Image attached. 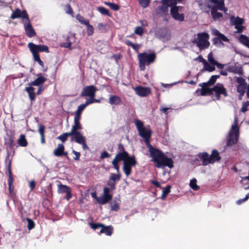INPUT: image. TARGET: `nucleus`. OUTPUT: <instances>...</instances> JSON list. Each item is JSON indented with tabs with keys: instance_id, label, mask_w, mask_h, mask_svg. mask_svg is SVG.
I'll return each instance as SVG.
<instances>
[{
	"instance_id": "f257e3e1",
	"label": "nucleus",
	"mask_w": 249,
	"mask_h": 249,
	"mask_svg": "<svg viewBox=\"0 0 249 249\" xmlns=\"http://www.w3.org/2000/svg\"><path fill=\"white\" fill-rule=\"evenodd\" d=\"M149 153V157L151 161L155 162L158 168H163L167 166L170 168L173 167V162L171 158L167 157L160 150L154 147L150 143L146 145Z\"/></svg>"
},
{
	"instance_id": "f03ea898",
	"label": "nucleus",
	"mask_w": 249,
	"mask_h": 249,
	"mask_svg": "<svg viewBox=\"0 0 249 249\" xmlns=\"http://www.w3.org/2000/svg\"><path fill=\"white\" fill-rule=\"evenodd\" d=\"M82 129V125L80 122H74V124L72 126L70 132L73 135L71 137V141H75L78 144L82 145L84 150L89 149V147L86 144V139L79 131Z\"/></svg>"
},
{
	"instance_id": "7ed1b4c3",
	"label": "nucleus",
	"mask_w": 249,
	"mask_h": 249,
	"mask_svg": "<svg viewBox=\"0 0 249 249\" xmlns=\"http://www.w3.org/2000/svg\"><path fill=\"white\" fill-rule=\"evenodd\" d=\"M209 35L206 32L199 33L196 35L191 42L195 44L200 51L209 48L210 43L209 41Z\"/></svg>"
},
{
	"instance_id": "20e7f679",
	"label": "nucleus",
	"mask_w": 249,
	"mask_h": 249,
	"mask_svg": "<svg viewBox=\"0 0 249 249\" xmlns=\"http://www.w3.org/2000/svg\"><path fill=\"white\" fill-rule=\"evenodd\" d=\"M239 136V128L238 125V118L234 117L233 124L231 125V129L228 135L227 146H231L238 142Z\"/></svg>"
},
{
	"instance_id": "39448f33",
	"label": "nucleus",
	"mask_w": 249,
	"mask_h": 249,
	"mask_svg": "<svg viewBox=\"0 0 249 249\" xmlns=\"http://www.w3.org/2000/svg\"><path fill=\"white\" fill-rule=\"evenodd\" d=\"M134 123L139 135L144 139L146 145L150 144L149 139L151 138L152 131L149 127H144L142 122L138 119L135 120Z\"/></svg>"
},
{
	"instance_id": "423d86ee",
	"label": "nucleus",
	"mask_w": 249,
	"mask_h": 249,
	"mask_svg": "<svg viewBox=\"0 0 249 249\" xmlns=\"http://www.w3.org/2000/svg\"><path fill=\"white\" fill-rule=\"evenodd\" d=\"M156 55L155 53H140L138 55L140 70L143 71L145 69L146 65H149L153 63L156 59Z\"/></svg>"
},
{
	"instance_id": "0eeeda50",
	"label": "nucleus",
	"mask_w": 249,
	"mask_h": 249,
	"mask_svg": "<svg viewBox=\"0 0 249 249\" xmlns=\"http://www.w3.org/2000/svg\"><path fill=\"white\" fill-rule=\"evenodd\" d=\"M200 157L202 160V164L203 165H207L209 163H213L220 159L219 153L216 150L213 151L211 155H208L207 153H204L201 154Z\"/></svg>"
},
{
	"instance_id": "6e6552de",
	"label": "nucleus",
	"mask_w": 249,
	"mask_h": 249,
	"mask_svg": "<svg viewBox=\"0 0 249 249\" xmlns=\"http://www.w3.org/2000/svg\"><path fill=\"white\" fill-rule=\"evenodd\" d=\"M136 164L137 161L134 156H131L127 160H124L123 164V170L127 177L131 174L132 167L135 166Z\"/></svg>"
},
{
	"instance_id": "1a4fd4ad",
	"label": "nucleus",
	"mask_w": 249,
	"mask_h": 249,
	"mask_svg": "<svg viewBox=\"0 0 249 249\" xmlns=\"http://www.w3.org/2000/svg\"><path fill=\"white\" fill-rule=\"evenodd\" d=\"M231 24L234 25L237 31H235V33H241L243 32L244 27L242 25L244 20L243 18L238 17H235L234 16H231L230 18Z\"/></svg>"
},
{
	"instance_id": "9d476101",
	"label": "nucleus",
	"mask_w": 249,
	"mask_h": 249,
	"mask_svg": "<svg viewBox=\"0 0 249 249\" xmlns=\"http://www.w3.org/2000/svg\"><path fill=\"white\" fill-rule=\"evenodd\" d=\"M155 36L163 42H166L170 39L171 34L166 29L162 28L156 31Z\"/></svg>"
},
{
	"instance_id": "9b49d317",
	"label": "nucleus",
	"mask_w": 249,
	"mask_h": 249,
	"mask_svg": "<svg viewBox=\"0 0 249 249\" xmlns=\"http://www.w3.org/2000/svg\"><path fill=\"white\" fill-rule=\"evenodd\" d=\"M213 94H215L216 100L220 99V95H223L224 97L227 96V90L221 84L218 83L212 88Z\"/></svg>"
},
{
	"instance_id": "f8f14e48",
	"label": "nucleus",
	"mask_w": 249,
	"mask_h": 249,
	"mask_svg": "<svg viewBox=\"0 0 249 249\" xmlns=\"http://www.w3.org/2000/svg\"><path fill=\"white\" fill-rule=\"evenodd\" d=\"M97 88L93 85L85 87L81 92V96L83 97H94Z\"/></svg>"
},
{
	"instance_id": "ddd939ff",
	"label": "nucleus",
	"mask_w": 249,
	"mask_h": 249,
	"mask_svg": "<svg viewBox=\"0 0 249 249\" xmlns=\"http://www.w3.org/2000/svg\"><path fill=\"white\" fill-rule=\"evenodd\" d=\"M180 8H181V7L179 6H172L170 13L174 19L179 21H182L184 19V17L183 14H179L178 13Z\"/></svg>"
},
{
	"instance_id": "4468645a",
	"label": "nucleus",
	"mask_w": 249,
	"mask_h": 249,
	"mask_svg": "<svg viewBox=\"0 0 249 249\" xmlns=\"http://www.w3.org/2000/svg\"><path fill=\"white\" fill-rule=\"evenodd\" d=\"M24 27L27 36L29 37H32L36 35V33L31 24L29 18L23 21Z\"/></svg>"
},
{
	"instance_id": "2eb2a0df",
	"label": "nucleus",
	"mask_w": 249,
	"mask_h": 249,
	"mask_svg": "<svg viewBox=\"0 0 249 249\" xmlns=\"http://www.w3.org/2000/svg\"><path fill=\"white\" fill-rule=\"evenodd\" d=\"M28 46L30 50H33L34 52L36 51L37 53L39 52L49 53V52L48 47L44 45H36L33 43L30 42Z\"/></svg>"
},
{
	"instance_id": "dca6fc26",
	"label": "nucleus",
	"mask_w": 249,
	"mask_h": 249,
	"mask_svg": "<svg viewBox=\"0 0 249 249\" xmlns=\"http://www.w3.org/2000/svg\"><path fill=\"white\" fill-rule=\"evenodd\" d=\"M134 89L136 93L141 97H145L150 93V89L147 87L137 86Z\"/></svg>"
},
{
	"instance_id": "f3484780",
	"label": "nucleus",
	"mask_w": 249,
	"mask_h": 249,
	"mask_svg": "<svg viewBox=\"0 0 249 249\" xmlns=\"http://www.w3.org/2000/svg\"><path fill=\"white\" fill-rule=\"evenodd\" d=\"M19 18H22L26 20H28L29 16L25 10L21 11L20 10L17 9L12 13L11 18L12 19H15Z\"/></svg>"
},
{
	"instance_id": "a211bd4d",
	"label": "nucleus",
	"mask_w": 249,
	"mask_h": 249,
	"mask_svg": "<svg viewBox=\"0 0 249 249\" xmlns=\"http://www.w3.org/2000/svg\"><path fill=\"white\" fill-rule=\"evenodd\" d=\"M227 70L229 72L234 74H237L240 75L243 74V70L242 68L236 65L227 64Z\"/></svg>"
},
{
	"instance_id": "6ab92c4d",
	"label": "nucleus",
	"mask_w": 249,
	"mask_h": 249,
	"mask_svg": "<svg viewBox=\"0 0 249 249\" xmlns=\"http://www.w3.org/2000/svg\"><path fill=\"white\" fill-rule=\"evenodd\" d=\"M213 5L210 6H217L220 11H223L227 13L228 9L225 7L224 0H209Z\"/></svg>"
},
{
	"instance_id": "aec40b11",
	"label": "nucleus",
	"mask_w": 249,
	"mask_h": 249,
	"mask_svg": "<svg viewBox=\"0 0 249 249\" xmlns=\"http://www.w3.org/2000/svg\"><path fill=\"white\" fill-rule=\"evenodd\" d=\"M46 81V78L43 76L41 74L37 75V78L34 81L29 83L28 86H39Z\"/></svg>"
},
{
	"instance_id": "412c9836",
	"label": "nucleus",
	"mask_w": 249,
	"mask_h": 249,
	"mask_svg": "<svg viewBox=\"0 0 249 249\" xmlns=\"http://www.w3.org/2000/svg\"><path fill=\"white\" fill-rule=\"evenodd\" d=\"M131 156H129L128 153L126 151H123L118 153L115 157L113 160H116L117 162H119L121 160L124 162L125 160H127Z\"/></svg>"
},
{
	"instance_id": "4be33fe9",
	"label": "nucleus",
	"mask_w": 249,
	"mask_h": 249,
	"mask_svg": "<svg viewBox=\"0 0 249 249\" xmlns=\"http://www.w3.org/2000/svg\"><path fill=\"white\" fill-rule=\"evenodd\" d=\"M212 34L213 35L217 36L219 40V43H221V41L229 42V39L223 34H221L218 30L216 29H212Z\"/></svg>"
},
{
	"instance_id": "5701e85b",
	"label": "nucleus",
	"mask_w": 249,
	"mask_h": 249,
	"mask_svg": "<svg viewBox=\"0 0 249 249\" xmlns=\"http://www.w3.org/2000/svg\"><path fill=\"white\" fill-rule=\"evenodd\" d=\"M64 146L63 144L59 143L57 147L53 151V154L57 157H61L62 155H67V152H64Z\"/></svg>"
},
{
	"instance_id": "b1692460",
	"label": "nucleus",
	"mask_w": 249,
	"mask_h": 249,
	"mask_svg": "<svg viewBox=\"0 0 249 249\" xmlns=\"http://www.w3.org/2000/svg\"><path fill=\"white\" fill-rule=\"evenodd\" d=\"M209 7L211 9V14L214 19H219L222 17V14L217 12V10H220L217 6H209Z\"/></svg>"
},
{
	"instance_id": "393cba45",
	"label": "nucleus",
	"mask_w": 249,
	"mask_h": 249,
	"mask_svg": "<svg viewBox=\"0 0 249 249\" xmlns=\"http://www.w3.org/2000/svg\"><path fill=\"white\" fill-rule=\"evenodd\" d=\"M25 90L28 93L29 97L31 102L35 100L36 98V93L35 89L32 86H28L25 88Z\"/></svg>"
},
{
	"instance_id": "a878e982",
	"label": "nucleus",
	"mask_w": 249,
	"mask_h": 249,
	"mask_svg": "<svg viewBox=\"0 0 249 249\" xmlns=\"http://www.w3.org/2000/svg\"><path fill=\"white\" fill-rule=\"evenodd\" d=\"M109 103L111 105H118L121 103V99L116 95H110L109 98Z\"/></svg>"
},
{
	"instance_id": "bb28decb",
	"label": "nucleus",
	"mask_w": 249,
	"mask_h": 249,
	"mask_svg": "<svg viewBox=\"0 0 249 249\" xmlns=\"http://www.w3.org/2000/svg\"><path fill=\"white\" fill-rule=\"evenodd\" d=\"M112 231L113 227L111 226H105L103 225V226L102 227V229L100 231V232L104 233L108 236H110L112 233Z\"/></svg>"
},
{
	"instance_id": "cd10ccee",
	"label": "nucleus",
	"mask_w": 249,
	"mask_h": 249,
	"mask_svg": "<svg viewBox=\"0 0 249 249\" xmlns=\"http://www.w3.org/2000/svg\"><path fill=\"white\" fill-rule=\"evenodd\" d=\"M239 40L241 43L249 48V38L244 35L239 36Z\"/></svg>"
},
{
	"instance_id": "c85d7f7f",
	"label": "nucleus",
	"mask_w": 249,
	"mask_h": 249,
	"mask_svg": "<svg viewBox=\"0 0 249 249\" xmlns=\"http://www.w3.org/2000/svg\"><path fill=\"white\" fill-rule=\"evenodd\" d=\"M168 6L162 4V6H159L157 9V13L162 15H165L168 11Z\"/></svg>"
},
{
	"instance_id": "c756f323",
	"label": "nucleus",
	"mask_w": 249,
	"mask_h": 249,
	"mask_svg": "<svg viewBox=\"0 0 249 249\" xmlns=\"http://www.w3.org/2000/svg\"><path fill=\"white\" fill-rule=\"evenodd\" d=\"M18 143L20 146L25 147L28 144V142L24 134H21L19 139L18 140Z\"/></svg>"
},
{
	"instance_id": "7c9ffc66",
	"label": "nucleus",
	"mask_w": 249,
	"mask_h": 249,
	"mask_svg": "<svg viewBox=\"0 0 249 249\" xmlns=\"http://www.w3.org/2000/svg\"><path fill=\"white\" fill-rule=\"evenodd\" d=\"M69 136H71L73 137V135L70 132L64 133L59 136L57 139L60 140L62 142H64L67 141Z\"/></svg>"
},
{
	"instance_id": "2f4dec72",
	"label": "nucleus",
	"mask_w": 249,
	"mask_h": 249,
	"mask_svg": "<svg viewBox=\"0 0 249 249\" xmlns=\"http://www.w3.org/2000/svg\"><path fill=\"white\" fill-rule=\"evenodd\" d=\"M70 189H71L66 185L61 184L58 185V192L59 193H66Z\"/></svg>"
},
{
	"instance_id": "473e14b6",
	"label": "nucleus",
	"mask_w": 249,
	"mask_h": 249,
	"mask_svg": "<svg viewBox=\"0 0 249 249\" xmlns=\"http://www.w3.org/2000/svg\"><path fill=\"white\" fill-rule=\"evenodd\" d=\"M110 189L107 187H105L104 188L103 195L102 196L105 198L107 199L110 200L112 199V196L109 194Z\"/></svg>"
},
{
	"instance_id": "72a5a7b5",
	"label": "nucleus",
	"mask_w": 249,
	"mask_h": 249,
	"mask_svg": "<svg viewBox=\"0 0 249 249\" xmlns=\"http://www.w3.org/2000/svg\"><path fill=\"white\" fill-rule=\"evenodd\" d=\"M219 77V75H213L211 77V78H210L209 80L208 81V82L207 83H203L202 84V85L203 86H207L209 84H213L215 83L216 79Z\"/></svg>"
},
{
	"instance_id": "f704fd0d",
	"label": "nucleus",
	"mask_w": 249,
	"mask_h": 249,
	"mask_svg": "<svg viewBox=\"0 0 249 249\" xmlns=\"http://www.w3.org/2000/svg\"><path fill=\"white\" fill-rule=\"evenodd\" d=\"M125 44L128 46H130L136 52H138L141 45L138 44H134L129 40H126Z\"/></svg>"
},
{
	"instance_id": "c9c22d12",
	"label": "nucleus",
	"mask_w": 249,
	"mask_h": 249,
	"mask_svg": "<svg viewBox=\"0 0 249 249\" xmlns=\"http://www.w3.org/2000/svg\"><path fill=\"white\" fill-rule=\"evenodd\" d=\"M197 180L196 178H193L190 180L189 186L194 190L197 191L199 189V186L196 184Z\"/></svg>"
},
{
	"instance_id": "e433bc0d",
	"label": "nucleus",
	"mask_w": 249,
	"mask_h": 249,
	"mask_svg": "<svg viewBox=\"0 0 249 249\" xmlns=\"http://www.w3.org/2000/svg\"><path fill=\"white\" fill-rule=\"evenodd\" d=\"M76 18L80 23L84 25L88 24V22H89L88 19H85L84 17L80 14L76 15Z\"/></svg>"
},
{
	"instance_id": "4c0bfd02",
	"label": "nucleus",
	"mask_w": 249,
	"mask_h": 249,
	"mask_svg": "<svg viewBox=\"0 0 249 249\" xmlns=\"http://www.w3.org/2000/svg\"><path fill=\"white\" fill-rule=\"evenodd\" d=\"M171 186L170 185H167L165 187L163 188L161 199H164L166 196L170 192Z\"/></svg>"
},
{
	"instance_id": "58836bf2",
	"label": "nucleus",
	"mask_w": 249,
	"mask_h": 249,
	"mask_svg": "<svg viewBox=\"0 0 249 249\" xmlns=\"http://www.w3.org/2000/svg\"><path fill=\"white\" fill-rule=\"evenodd\" d=\"M121 178V175L120 174H114L111 173L109 178V179L113 181H119Z\"/></svg>"
},
{
	"instance_id": "ea45409f",
	"label": "nucleus",
	"mask_w": 249,
	"mask_h": 249,
	"mask_svg": "<svg viewBox=\"0 0 249 249\" xmlns=\"http://www.w3.org/2000/svg\"><path fill=\"white\" fill-rule=\"evenodd\" d=\"M246 89V85H238L237 86V91L240 94L241 96H243L244 94Z\"/></svg>"
},
{
	"instance_id": "a19ab883",
	"label": "nucleus",
	"mask_w": 249,
	"mask_h": 249,
	"mask_svg": "<svg viewBox=\"0 0 249 249\" xmlns=\"http://www.w3.org/2000/svg\"><path fill=\"white\" fill-rule=\"evenodd\" d=\"M97 10L102 15L110 16L108 10L104 7H97Z\"/></svg>"
},
{
	"instance_id": "79ce46f5",
	"label": "nucleus",
	"mask_w": 249,
	"mask_h": 249,
	"mask_svg": "<svg viewBox=\"0 0 249 249\" xmlns=\"http://www.w3.org/2000/svg\"><path fill=\"white\" fill-rule=\"evenodd\" d=\"M213 94L212 92V88L209 89V88H205L204 87H202V89H201V95H206L207 94Z\"/></svg>"
},
{
	"instance_id": "37998d69",
	"label": "nucleus",
	"mask_w": 249,
	"mask_h": 249,
	"mask_svg": "<svg viewBox=\"0 0 249 249\" xmlns=\"http://www.w3.org/2000/svg\"><path fill=\"white\" fill-rule=\"evenodd\" d=\"M87 26V35L89 36H91L94 32L93 27L89 24V22H88V24L85 25Z\"/></svg>"
},
{
	"instance_id": "c03bdc74",
	"label": "nucleus",
	"mask_w": 249,
	"mask_h": 249,
	"mask_svg": "<svg viewBox=\"0 0 249 249\" xmlns=\"http://www.w3.org/2000/svg\"><path fill=\"white\" fill-rule=\"evenodd\" d=\"M104 3L106 5L109 6L111 9L114 11H117L119 9V6L116 4L109 2H105Z\"/></svg>"
},
{
	"instance_id": "a18cd8bd",
	"label": "nucleus",
	"mask_w": 249,
	"mask_h": 249,
	"mask_svg": "<svg viewBox=\"0 0 249 249\" xmlns=\"http://www.w3.org/2000/svg\"><path fill=\"white\" fill-rule=\"evenodd\" d=\"M139 2L143 8H145L149 6L150 0H139Z\"/></svg>"
},
{
	"instance_id": "49530a36",
	"label": "nucleus",
	"mask_w": 249,
	"mask_h": 249,
	"mask_svg": "<svg viewBox=\"0 0 249 249\" xmlns=\"http://www.w3.org/2000/svg\"><path fill=\"white\" fill-rule=\"evenodd\" d=\"M208 60L209 63L212 65H214L217 62L213 57V54L212 53H210L208 55Z\"/></svg>"
},
{
	"instance_id": "de8ad7c7",
	"label": "nucleus",
	"mask_w": 249,
	"mask_h": 249,
	"mask_svg": "<svg viewBox=\"0 0 249 249\" xmlns=\"http://www.w3.org/2000/svg\"><path fill=\"white\" fill-rule=\"evenodd\" d=\"M26 220L28 222V229L29 230H32L35 227V223L33 220L29 218H27Z\"/></svg>"
},
{
	"instance_id": "09e8293b",
	"label": "nucleus",
	"mask_w": 249,
	"mask_h": 249,
	"mask_svg": "<svg viewBox=\"0 0 249 249\" xmlns=\"http://www.w3.org/2000/svg\"><path fill=\"white\" fill-rule=\"evenodd\" d=\"M97 200L98 202L101 204H106L110 201L109 200H108L107 199L105 198L104 197H103L102 196L97 198Z\"/></svg>"
},
{
	"instance_id": "8fccbe9b",
	"label": "nucleus",
	"mask_w": 249,
	"mask_h": 249,
	"mask_svg": "<svg viewBox=\"0 0 249 249\" xmlns=\"http://www.w3.org/2000/svg\"><path fill=\"white\" fill-rule=\"evenodd\" d=\"M214 66V65L211 66L206 62V63L204 64V68L207 71H213L215 70V67Z\"/></svg>"
},
{
	"instance_id": "3c124183",
	"label": "nucleus",
	"mask_w": 249,
	"mask_h": 249,
	"mask_svg": "<svg viewBox=\"0 0 249 249\" xmlns=\"http://www.w3.org/2000/svg\"><path fill=\"white\" fill-rule=\"evenodd\" d=\"M143 30L142 27H136L134 33L136 35L142 36L143 34Z\"/></svg>"
},
{
	"instance_id": "603ef678",
	"label": "nucleus",
	"mask_w": 249,
	"mask_h": 249,
	"mask_svg": "<svg viewBox=\"0 0 249 249\" xmlns=\"http://www.w3.org/2000/svg\"><path fill=\"white\" fill-rule=\"evenodd\" d=\"M236 82L238 83V85H245L247 84L245 80L241 77L236 78Z\"/></svg>"
},
{
	"instance_id": "864d4df0",
	"label": "nucleus",
	"mask_w": 249,
	"mask_h": 249,
	"mask_svg": "<svg viewBox=\"0 0 249 249\" xmlns=\"http://www.w3.org/2000/svg\"><path fill=\"white\" fill-rule=\"evenodd\" d=\"M107 185L110 187L111 190H114L116 188V182L111 180L110 179L107 182Z\"/></svg>"
},
{
	"instance_id": "5fc2aeb1",
	"label": "nucleus",
	"mask_w": 249,
	"mask_h": 249,
	"mask_svg": "<svg viewBox=\"0 0 249 249\" xmlns=\"http://www.w3.org/2000/svg\"><path fill=\"white\" fill-rule=\"evenodd\" d=\"M90 227L96 230L99 228H102V226H103V225L100 223H91L89 224Z\"/></svg>"
},
{
	"instance_id": "6e6d98bb",
	"label": "nucleus",
	"mask_w": 249,
	"mask_h": 249,
	"mask_svg": "<svg viewBox=\"0 0 249 249\" xmlns=\"http://www.w3.org/2000/svg\"><path fill=\"white\" fill-rule=\"evenodd\" d=\"M30 50L33 55L34 60L37 62L39 61L40 59V58L39 57V54H38V53H37L36 51L34 52L33 50Z\"/></svg>"
},
{
	"instance_id": "4d7b16f0",
	"label": "nucleus",
	"mask_w": 249,
	"mask_h": 249,
	"mask_svg": "<svg viewBox=\"0 0 249 249\" xmlns=\"http://www.w3.org/2000/svg\"><path fill=\"white\" fill-rule=\"evenodd\" d=\"M86 107L84 104L80 105L76 111V113L81 114L82 112Z\"/></svg>"
},
{
	"instance_id": "13d9d810",
	"label": "nucleus",
	"mask_w": 249,
	"mask_h": 249,
	"mask_svg": "<svg viewBox=\"0 0 249 249\" xmlns=\"http://www.w3.org/2000/svg\"><path fill=\"white\" fill-rule=\"evenodd\" d=\"M249 106V101H247L246 102H245L243 104V106L242 107V108L241 109V110L245 112L248 110V107Z\"/></svg>"
},
{
	"instance_id": "bf43d9fd",
	"label": "nucleus",
	"mask_w": 249,
	"mask_h": 249,
	"mask_svg": "<svg viewBox=\"0 0 249 249\" xmlns=\"http://www.w3.org/2000/svg\"><path fill=\"white\" fill-rule=\"evenodd\" d=\"M119 162H117L116 160H112V164L114 168L116 170L117 174H120V168L118 165Z\"/></svg>"
},
{
	"instance_id": "052dcab7",
	"label": "nucleus",
	"mask_w": 249,
	"mask_h": 249,
	"mask_svg": "<svg viewBox=\"0 0 249 249\" xmlns=\"http://www.w3.org/2000/svg\"><path fill=\"white\" fill-rule=\"evenodd\" d=\"M65 11L66 13L69 14V15H72L73 14V11L72 10L71 7V6L69 4H67L65 6Z\"/></svg>"
},
{
	"instance_id": "680f3d73",
	"label": "nucleus",
	"mask_w": 249,
	"mask_h": 249,
	"mask_svg": "<svg viewBox=\"0 0 249 249\" xmlns=\"http://www.w3.org/2000/svg\"><path fill=\"white\" fill-rule=\"evenodd\" d=\"M60 46L62 47L65 48H69L70 50H72V48L71 47V42H66L62 43L60 44Z\"/></svg>"
},
{
	"instance_id": "e2e57ef3",
	"label": "nucleus",
	"mask_w": 249,
	"mask_h": 249,
	"mask_svg": "<svg viewBox=\"0 0 249 249\" xmlns=\"http://www.w3.org/2000/svg\"><path fill=\"white\" fill-rule=\"evenodd\" d=\"M248 198H249V193L247 194L246 196L244 198L241 199H239L237 201V204H240L242 203L245 202L246 200H247V199Z\"/></svg>"
},
{
	"instance_id": "0e129e2a",
	"label": "nucleus",
	"mask_w": 249,
	"mask_h": 249,
	"mask_svg": "<svg viewBox=\"0 0 249 249\" xmlns=\"http://www.w3.org/2000/svg\"><path fill=\"white\" fill-rule=\"evenodd\" d=\"M45 127L42 124L39 125L38 131L41 136L44 135Z\"/></svg>"
},
{
	"instance_id": "69168bd1",
	"label": "nucleus",
	"mask_w": 249,
	"mask_h": 249,
	"mask_svg": "<svg viewBox=\"0 0 249 249\" xmlns=\"http://www.w3.org/2000/svg\"><path fill=\"white\" fill-rule=\"evenodd\" d=\"M122 57V55L120 54H114L111 56V58H113L117 63H118V60Z\"/></svg>"
},
{
	"instance_id": "338daca9",
	"label": "nucleus",
	"mask_w": 249,
	"mask_h": 249,
	"mask_svg": "<svg viewBox=\"0 0 249 249\" xmlns=\"http://www.w3.org/2000/svg\"><path fill=\"white\" fill-rule=\"evenodd\" d=\"M110 157V155L106 151H104L101 154L100 158L102 159L107 158Z\"/></svg>"
},
{
	"instance_id": "774afa93",
	"label": "nucleus",
	"mask_w": 249,
	"mask_h": 249,
	"mask_svg": "<svg viewBox=\"0 0 249 249\" xmlns=\"http://www.w3.org/2000/svg\"><path fill=\"white\" fill-rule=\"evenodd\" d=\"M119 209V206L117 203H114L111 205V210L117 211Z\"/></svg>"
}]
</instances>
